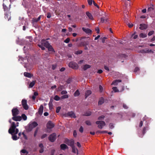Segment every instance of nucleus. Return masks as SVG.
I'll return each instance as SVG.
<instances>
[{
	"label": "nucleus",
	"mask_w": 155,
	"mask_h": 155,
	"mask_svg": "<svg viewBox=\"0 0 155 155\" xmlns=\"http://www.w3.org/2000/svg\"><path fill=\"white\" fill-rule=\"evenodd\" d=\"M104 99L102 98H101L100 100L98 102L99 104H101L104 103Z\"/></svg>",
	"instance_id": "72a5a7b5"
},
{
	"label": "nucleus",
	"mask_w": 155,
	"mask_h": 155,
	"mask_svg": "<svg viewBox=\"0 0 155 155\" xmlns=\"http://www.w3.org/2000/svg\"><path fill=\"white\" fill-rule=\"evenodd\" d=\"M70 41V39L68 38H67L64 41V42L65 43H68Z\"/></svg>",
	"instance_id": "58836bf2"
},
{
	"label": "nucleus",
	"mask_w": 155,
	"mask_h": 155,
	"mask_svg": "<svg viewBox=\"0 0 155 155\" xmlns=\"http://www.w3.org/2000/svg\"><path fill=\"white\" fill-rule=\"evenodd\" d=\"M147 35L144 33H141L139 35V36L140 38H144L147 37Z\"/></svg>",
	"instance_id": "4be33fe9"
},
{
	"label": "nucleus",
	"mask_w": 155,
	"mask_h": 155,
	"mask_svg": "<svg viewBox=\"0 0 155 155\" xmlns=\"http://www.w3.org/2000/svg\"><path fill=\"white\" fill-rule=\"evenodd\" d=\"M121 82V80H116L113 81L111 84L114 85H117L118 83Z\"/></svg>",
	"instance_id": "a211bd4d"
},
{
	"label": "nucleus",
	"mask_w": 155,
	"mask_h": 155,
	"mask_svg": "<svg viewBox=\"0 0 155 155\" xmlns=\"http://www.w3.org/2000/svg\"><path fill=\"white\" fill-rule=\"evenodd\" d=\"M56 64H54V65H52V69H53V70H54L56 68Z\"/></svg>",
	"instance_id": "5fc2aeb1"
},
{
	"label": "nucleus",
	"mask_w": 155,
	"mask_h": 155,
	"mask_svg": "<svg viewBox=\"0 0 155 155\" xmlns=\"http://www.w3.org/2000/svg\"><path fill=\"white\" fill-rule=\"evenodd\" d=\"M12 119L15 121H20L21 120V117L19 116H14Z\"/></svg>",
	"instance_id": "ddd939ff"
},
{
	"label": "nucleus",
	"mask_w": 155,
	"mask_h": 155,
	"mask_svg": "<svg viewBox=\"0 0 155 155\" xmlns=\"http://www.w3.org/2000/svg\"><path fill=\"white\" fill-rule=\"evenodd\" d=\"M128 25L129 28H131L133 26V25L132 24H128Z\"/></svg>",
	"instance_id": "69168bd1"
},
{
	"label": "nucleus",
	"mask_w": 155,
	"mask_h": 155,
	"mask_svg": "<svg viewBox=\"0 0 155 155\" xmlns=\"http://www.w3.org/2000/svg\"><path fill=\"white\" fill-rule=\"evenodd\" d=\"M68 96L67 94H65L64 95L62 96L61 98V99H64L65 98H68Z\"/></svg>",
	"instance_id": "c756f323"
},
{
	"label": "nucleus",
	"mask_w": 155,
	"mask_h": 155,
	"mask_svg": "<svg viewBox=\"0 0 155 155\" xmlns=\"http://www.w3.org/2000/svg\"><path fill=\"white\" fill-rule=\"evenodd\" d=\"M82 29L87 34H91V30L88 28H83Z\"/></svg>",
	"instance_id": "4468645a"
},
{
	"label": "nucleus",
	"mask_w": 155,
	"mask_h": 155,
	"mask_svg": "<svg viewBox=\"0 0 155 155\" xmlns=\"http://www.w3.org/2000/svg\"><path fill=\"white\" fill-rule=\"evenodd\" d=\"M38 21V20L37 18H33V19L32 20V23H34V22H36Z\"/></svg>",
	"instance_id": "4c0bfd02"
},
{
	"label": "nucleus",
	"mask_w": 155,
	"mask_h": 155,
	"mask_svg": "<svg viewBox=\"0 0 155 155\" xmlns=\"http://www.w3.org/2000/svg\"><path fill=\"white\" fill-rule=\"evenodd\" d=\"M96 31H97V33L98 34L99 33L100 30L99 29L98 27L96 28Z\"/></svg>",
	"instance_id": "6e6d98bb"
},
{
	"label": "nucleus",
	"mask_w": 155,
	"mask_h": 155,
	"mask_svg": "<svg viewBox=\"0 0 155 155\" xmlns=\"http://www.w3.org/2000/svg\"><path fill=\"white\" fill-rule=\"evenodd\" d=\"M96 123L98 125V127L101 129H102L106 125L105 122L103 121H98L96 122Z\"/></svg>",
	"instance_id": "20e7f679"
},
{
	"label": "nucleus",
	"mask_w": 155,
	"mask_h": 155,
	"mask_svg": "<svg viewBox=\"0 0 155 155\" xmlns=\"http://www.w3.org/2000/svg\"><path fill=\"white\" fill-rule=\"evenodd\" d=\"M22 134L23 135V137H24V138H25V139H26V140H27V136L26 135H25V134H24V133H23V132L22 133Z\"/></svg>",
	"instance_id": "603ef678"
},
{
	"label": "nucleus",
	"mask_w": 155,
	"mask_h": 155,
	"mask_svg": "<svg viewBox=\"0 0 155 155\" xmlns=\"http://www.w3.org/2000/svg\"><path fill=\"white\" fill-rule=\"evenodd\" d=\"M104 69L108 71H109V69L108 67L106 66H105L104 67Z\"/></svg>",
	"instance_id": "680f3d73"
},
{
	"label": "nucleus",
	"mask_w": 155,
	"mask_h": 155,
	"mask_svg": "<svg viewBox=\"0 0 155 155\" xmlns=\"http://www.w3.org/2000/svg\"><path fill=\"white\" fill-rule=\"evenodd\" d=\"M86 14L89 19L92 20H94L93 16L91 13L89 12H86Z\"/></svg>",
	"instance_id": "2eb2a0df"
},
{
	"label": "nucleus",
	"mask_w": 155,
	"mask_h": 155,
	"mask_svg": "<svg viewBox=\"0 0 155 155\" xmlns=\"http://www.w3.org/2000/svg\"><path fill=\"white\" fill-rule=\"evenodd\" d=\"M77 132L75 130H74L73 132V135L74 137H76L77 136Z\"/></svg>",
	"instance_id": "13d9d810"
},
{
	"label": "nucleus",
	"mask_w": 155,
	"mask_h": 155,
	"mask_svg": "<svg viewBox=\"0 0 155 155\" xmlns=\"http://www.w3.org/2000/svg\"><path fill=\"white\" fill-rule=\"evenodd\" d=\"M38 125L37 123L35 122H34L29 125V128L31 130L32 129L36 127Z\"/></svg>",
	"instance_id": "f8f14e48"
},
{
	"label": "nucleus",
	"mask_w": 155,
	"mask_h": 155,
	"mask_svg": "<svg viewBox=\"0 0 155 155\" xmlns=\"http://www.w3.org/2000/svg\"><path fill=\"white\" fill-rule=\"evenodd\" d=\"M143 125V122L142 121H140L139 124V127H141Z\"/></svg>",
	"instance_id": "774afa93"
},
{
	"label": "nucleus",
	"mask_w": 155,
	"mask_h": 155,
	"mask_svg": "<svg viewBox=\"0 0 155 155\" xmlns=\"http://www.w3.org/2000/svg\"><path fill=\"white\" fill-rule=\"evenodd\" d=\"M41 45H38V46L40 48H41V49L43 50H45V48L44 47H43V46H44V43L42 44L41 43Z\"/></svg>",
	"instance_id": "cd10ccee"
},
{
	"label": "nucleus",
	"mask_w": 155,
	"mask_h": 155,
	"mask_svg": "<svg viewBox=\"0 0 155 155\" xmlns=\"http://www.w3.org/2000/svg\"><path fill=\"white\" fill-rule=\"evenodd\" d=\"M21 104L23 108L25 110L28 109V106L27 104V101L25 99H23L21 101Z\"/></svg>",
	"instance_id": "39448f33"
},
{
	"label": "nucleus",
	"mask_w": 155,
	"mask_h": 155,
	"mask_svg": "<svg viewBox=\"0 0 155 155\" xmlns=\"http://www.w3.org/2000/svg\"><path fill=\"white\" fill-rule=\"evenodd\" d=\"M104 116L102 115V116L99 117L98 118V119L99 120H102L104 119Z\"/></svg>",
	"instance_id": "a18cd8bd"
},
{
	"label": "nucleus",
	"mask_w": 155,
	"mask_h": 155,
	"mask_svg": "<svg viewBox=\"0 0 155 155\" xmlns=\"http://www.w3.org/2000/svg\"><path fill=\"white\" fill-rule=\"evenodd\" d=\"M109 127L110 128V129H112L114 127L113 125L112 124H109Z\"/></svg>",
	"instance_id": "4d7b16f0"
},
{
	"label": "nucleus",
	"mask_w": 155,
	"mask_h": 155,
	"mask_svg": "<svg viewBox=\"0 0 155 155\" xmlns=\"http://www.w3.org/2000/svg\"><path fill=\"white\" fill-rule=\"evenodd\" d=\"M97 133H107V131H98L97 132Z\"/></svg>",
	"instance_id": "e433bc0d"
},
{
	"label": "nucleus",
	"mask_w": 155,
	"mask_h": 155,
	"mask_svg": "<svg viewBox=\"0 0 155 155\" xmlns=\"http://www.w3.org/2000/svg\"><path fill=\"white\" fill-rule=\"evenodd\" d=\"M131 37H133V38L135 39L137 38L138 37L137 35H134V34L132 35H131Z\"/></svg>",
	"instance_id": "8fccbe9b"
},
{
	"label": "nucleus",
	"mask_w": 155,
	"mask_h": 155,
	"mask_svg": "<svg viewBox=\"0 0 155 155\" xmlns=\"http://www.w3.org/2000/svg\"><path fill=\"white\" fill-rule=\"evenodd\" d=\"M142 52L144 53H153V51H152L151 50H149V49H146L145 50H143Z\"/></svg>",
	"instance_id": "412c9836"
},
{
	"label": "nucleus",
	"mask_w": 155,
	"mask_h": 155,
	"mask_svg": "<svg viewBox=\"0 0 155 155\" xmlns=\"http://www.w3.org/2000/svg\"><path fill=\"white\" fill-rule=\"evenodd\" d=\"M112 89L113 91L115 92H118L119 91V90L117 89V87H113L112 88Z\"/></svg>",
	"instance_id": "f704fd0d"
},
{
	"label": "nucleus",
	"mask_w": 155,
	"mask_h": 155,
	"mask_svg": "<svg viewBox=\"0 0 155 155\" xmlns=\"http://www.w3.org/2000/svg\"><path fill=\"white\" fill-rule=\"evenodd\" d=\"M85 123L86 124L88 125H90L91 124V123L90 121L89 120H87L85 122Z\"/></svg>",
	"instance_id": "37998d69"
},
{
	"label": "nucleus",
	"mask_w": 155,
	"mask_h": 155,
	"mask_svg": "<svg viewBox=\"0 0 155 155\" xmlns=\"http://www.w3.org/2000/svg\"><path fill=\"white\" fill-rule=\"evenodd\" d=\"M57 87V86L56 85H54L53 86L51 87V89H54Z\"/></svg>",
	"instance_id": "0e129e2a"
},
{
	"label": "nucleus",
	"mask_w": 155,
	"mask_h": 155,
	"mask_svg": "<svg viewBox=\"0 0 155 155\" xmlns=\"http://www.w3.org/2000/svg\"><path fill=\"white\" fill-rule=\"evenodd\" d=\"M123 107L125 109H127L128 108V107L125 104H123Z\"/></svg>",
	"instance_id": "864d4df0"
},
{
	"label": "nucleus",
	"mask_w": 155,
	"mask_h": 155,
	"mask_svg": "<svg viewBox=\"0 0 155 155\" xmlns=\"http://www.w3.org/2000/svg\"><path fill=\"white\" fill-rule=\"evenodd\" d=\"M56 134L53 133L50 135L49 137V140L51 142H53L56 140Z\"/></svg>",
	"instance_id": "6e6552de"
},
{
	"label": "nucleus",
	"mask_w": 155,
	"mask_h": 155,
	"mask_svg": "<svg viewBox=\"0 0 155 155\" xmlns=\"http://www.w3.org/2000/svg\"><path fill=\"white\" fill-rule=\"evenodd\" d=\"M64 143L67 144L68 145L70 146L71 147L74 146V141L73 140H69L68 139H66Z\"/></svg>",
	"instance_id": "0eeeda50"
},
{
	"label": "nucleus",
	"mask_w": 155,
	"mask_h": 155,
	"mask_svg": "<svg viewBox=\"0 0 155 155\" xmlns=\"http://www.w3.org/2000/svg\"><path fill=\"white\" fill-rule=\"evenodd\" d=\"M80 93L78 90H77L74 93V96H77L79 95Z\"/></svg>",
	"instance_id": "2f4dec72"
},
{
	"label": "nucleus",
	"mask_w": 155,
	"mask_h": 155,
	"mask_svg": "<svg viewBox=\"0 0 155 155\" xmlns=\"http://www.w3.org/2000/svg\"><path fill=\"white\" fill-rule=\"evenodd\" d=\"M103 71L101 70H98V71L97 72V73L99 74H101L102 73Z\"/></svg>",
	"instance_id": "e2e57ef3"
},
{
	"label": "nucleus",
	"mask_w": 155,
	"mask_h": 155,
	"mask_svg": "<svg viewBox=\"0 0 155 155\" xmlns=\"http://www.w3.org/2000/svg\"><path fill=\"white\" fill-rule=\"evenodd\" d=\"M69 66L70 67L74 69H78V66L77 64L76 63L71 62L69 64Z\"/></svg>",
	"instance_id": "423d86ee"
},
{
	"label": "nucleus",
	"mask_w": 155,
	"mask_h": 155,
	"mask_svg": "<svg viewBox=\"0 0 155 155\" xmlns=\"http://www.w3.org/2000/svg\"><path fill=\"white\" fill-rule=\"evenodd\" d=\"M12 113L13 116H17L19 113V111L17 108H14L12 110Z\"/></svg>",
	"instance_id": "9d476101"
},
{
	"label": "nucleus",
	"mask_w": 155,
	"mask_h": 155,
	"mask_svg": "<svg viewBox=\"0 0 155 155\" xmlns=\"http://www.w3.org/2000/svg\"><path fill=\"white\" fill-rule=\"evenodd\" d=\"M12 138L14 140H16L19 138V137H18L17 135H15L12 136Z\"/></svg>",
	"instance_id": "473e14b6"
},
{
	"label": "nucleus",
	"mask_w": 155,
	"mask_h": 155,
	"mask_svg": "<svg viewBox=\"0 0 155 155\" xmlns=\"http://www.w3.org/2000/svg\"><path fill=\"white\" fill-rule=\"evenodd\" d=\"M90 67L91 66L90 65L88 64H85L83 68L84 70H86L87 69L90 68Z\"/></svg>",
	"instance_id": "393cba45"
},
{
	"label": "nucleus",
	"mask_w": 155,
	"mask_h": 155,
	"mask_svg": "<svg viewBox=\"0 0 155 155\" xmlns=\"http://www.w3.org/2000/svg\"><path fill=\"white\" fill-rule=\"evenodd\" d=\"M67 92L66 91H63L61 92V94L62 95L66 94Z\"/></svg>",
	"instance_id": "79ce46f5"
},
{
	"label": "nucleus",
	"mask_w": 155,
	"mask_h": 155,
	"mask_svg": "<svg viewBox=\"0 0 155 155\" xmlns=\"http://www.w3.org/2000/svg\"><path fill=\"white\" fill-rule=\"evenodd\" d=\"M63 86L62 85H60L59 86L58 88V89L57 90V91H60L63 89Z\"/></svg>",
	"instance_id": "c85d7f7f"
},
{
	"label": "nucleus",
	"mask_w": 155,
	"mask_h": 155,
	"mask_svg": "<svg viewBox=\"0 0 155 155\" xmlns=\"http://www.w3.org/2000/svg\"><path fill=\"white\" fill-rule=\"evenodd\" d=\"M3 8L5 12V16L7 15H8V17H7L8 18V19H9L10 18H11L10 12H9V8H8L5 5L4 3H3Z\"/></svg>",
	"instance_id": "7ed1b4c3"
},
{
	"label": "nucleus",
	"mask_w": 155,
	"mask_h": 155,
	"mask_svg": "<svg viewBox=\"0 0 155 155\" xmlns=\"http://www.w3.org/2000/svg\"><path fill=\"white\" fill-rule=\"evenodd\" d=\"M139 70H140V69H139V68H138V67H136L134 69V72H136L137 71H139Z\"/></svg>",
	"instance_id": "de8ad7c7"
},
{
	"label": "nucleus",
	"mask_w": 155,
	"mask_h": 155,
	"mask_svg": "<svg viewBox=\"0 0 155 155\" xmlns=\"http://www.w3.org/2000/svg\"><path fill=\"white\" fill-rule=\"evenodd\" d=\"M60 97L58 95H56L54 97V99L56 101H59L60 100Z\"/></svg>",
	"instance_id": "7c9ffc66"
},
{
	"label": "nucleus",
	"mask_w": 155,
	"mask_h": 155,
	"mask_svg": "<svg viewBox=\"0 0 155 155\" xmlns=\"http://www.w3.org/2000/svg\"><path fill=\"white\" fill-rule=\"evenodd\" d=\"M140 27L139 28L141 30H144L146 29L147 27V25L145 24H140Z\"/></svg>",
	"instance_id": "dca6fc26"
},
{
	"label": "nucleus",
	"mask_w": 155,
	"mask_h": 155,
	"mask_svg": "<svg viewBox=\"0 0 155 155\" xmlns=\"http://www.w3.org/2000/svg\"><path fill=\"white\" fill-rule=\"evenodd\" d=\"M82 52V51L81 50L78 51L76 52L75 53L77 54H80Z\"/></svg>",
	"instance_id": "c03bdc74"
},
{
	"label": "nucleus",
	"mask_w": 155,
	"mask_h": 155,
	"mask_svg": "<svg viewBox=\"0 0 155 155\" xmlns=\"http://www.w3.org/2000/svg\"><path fill=\"white\" fill-rule=\"evenodd\" d=\"M38 94L37 92H35L34 93V95L35 96H37L38 95Z\"/></svg>",
	"instance_id": "338daca9"
},
{
	"label": "nucleus",
	"mask_w": 155,
	"mask_h": 155,
	"mask_svg": "<svg viewBox=\"0 0 155 155\" xmlns=\"http://www.w3.org/2000/svg\"><path fill=\"white\" fill-rule=\"evenodd\" d=\"M65 116L66 117L69 116L71 117H73L74 118H75L76 117V116L74 113L72 111L68 112L67 114H65Z\"/></svg>",
	"instance_id": "1a4fd4ad"
},
{
	"label": "nucleus",
	"mask_w": 155,
	"mask_h": 155,
	"mask_svg": "<svg viewBox=\"0 0 155 155\" xmlns=\"http://www.w3.org/2000/svg\"><path fill=\"white\" fill-rule=\"evenodd\" d=\"M92 0H87V2L89 5H91L92 4Z\"/></svg>",
	"instance_id": "49530a36"
},
{
	"label": "nucleus",
	"mask_w": 155,
	"mask_h": 155,
	"mask_svg": "<svg viewBox=\"0 0 155 155\" xmlns=\"http://www.w3.org/2000/svg\"><path fill=\"white\" fill-rule=\"evenodd\" d=\"M21 155H23L24 154L25 155H27L28 153V152L25 150L23 149L21 150Z\"/></svg>",
	"instance_id": "5701e85b"
},
{
	"label": "nucleus",
	"mask_w": 155,
	"mask_h": 155,
	"mask_svg": "<svg viewBox=\"0 0 155 155\" xmlns=\"http://www.w3.org/2000/svg\"><path fill=\"white\" fill-rule=\"evenodd\" d=\"M91 93V92L90 90H88L86 92L85 96V98H87L89 95Z\"/></svg>",
	"instance_id": "b1692460"
},
{
	"label": "nucleus",
	"mask_w": 155,
	"mask_h": 155,
	"mask_svg": "<svg viewBox=\"0 0 155 155\" xmlns=\"http://www.w3.org/2000/svg\"><path fill=\"white\" fill-rule=\"evenodd\" d=\"M46 136H47V134H44L41 136V138L42 139H43V138H45V137H46Z\"/></svg>",
	"instance_id": "052dcab7"
},
{
	"label": "nucleus",
	"mask_w": 155,
	"mask_h": 155,
	"mask_svg": "<svg viewBox=\"0 0 155 155\" xmlns=\"http://www.w3.org/2000/svg\"><path fill=\"white\" fill-rule=\"evenodd\" d=\"M61 109V107H58L56 108V112L57 113H59Z\"/></svg>",
	"instance_id": "a19ab883"
},
{
	"label": "nucleus",
	"mask_w": 155,
	"mask_h": 155,
	"mask_svg": "<svg viewBox=\"0 0 155 155\" xmlns=\"http://www.w3.org/2000/svg\"><path fill=\"white\" fill-rule=\"evenodd\" d=\"M79 131L81 133H82L83 131V128L82 126L81 127H80Z\"/></svg>",
	"instance_id": "09e8293b"
},
{
	"label": "nucleus",
	"mask_w": 155,
	"mask_h": 155,
	"mask_svg": "<svg viewBox=\"0 0 155 155\" xmlns=\"http://www.w3.org/2000/svg\"><path fill=\"white\" fill-rule=\"evenodd\" d=\"M54 126V124L51 121H48L47 124V127L48 129H51Z\"/></svg>",
	"instance_id": "9b49d317"
},
{
	"label": "nucleus",
	"mask_w": 155,
	"mask_h": 155,
	"mask_svg": "<svg viewBox=\"0 0 155 155\" xmlns=\"http://www.w3.org/2000/svg\"><path fill=\"white\" fill-rule=\"evenodd\" d=\"M60 147L61 149L63 150H65L66 149L68 148V147L64 144H62L61 145Z\"/></svg>",
	"instance_id": "6ab92c4d"
},
{
	"label": "nucleus",
	"mask_w": 155,
	"mask_h": 155,
	"mask_svg": "<svg viewBox=\"0 0 155 155\" xmlns=\"http://www.w3.org/2000/svg\"><path fill=\"white\" fill-rule=\"evenodd\" d=\"M154 33V31H150L148 33V35L149 36H151L153 35Z\"/></svg>",
	"instance_id": "ea45409f"
},
{
	"label": "nucleus",
	"mask_w": 155,
	"mask_h": 155,
	"mask_svg": "<svg viewBox=\"0 0 155 155\" xmlns=\"http://www.w3.org/2000/svg\"><path fill=\"white\" fill-rule=\"evenodd\" d=\"M22 117L23 118V119L24 120H26L27 119V116L25 115V114H22Z\"/></svg>",
	"instance_id": "c9c22d12"
},
{
	"label": "nucleus",
	"mask_w": 155,
	"mask_h": 155,
	"mask_svg": "<svg viewBox=\"0 0 155 155\" xmlns=\"http://www.w3.org/2000/svg\"><path fill=\"white\" fill-rule=\"evenodd\" d=\"M43 110V106L42 105H41L39 108L38 111V114L41 115L42 114Z\"/></svg>",
	"instance_id": "f3484780"
},
{
	"label": "nucleus",
	"mask_w": 155,
	"mask_h": 155,
	"mask_svg": "<svg viewBox=\"0 0 155 155\" xmlns=\"http://www.w3.org/2000/svg\"><path fill=\"white\" fill-rule=\"evenodd\" d=\"M41 43L42 44L44 43V46L48 49L49 51H51L52 53L55 52V51L52 46L47 41L45 40H41Z\"/></svg>",
	"instance_id": "f03ea898"
},
{
	"label": "nucleus",
	"mask_w": 155,
	"mask_h": 155,
	"mask_svg": "<svg viewBox=\"0 0 155 155\" xmlns=\"http://www.w3.org/2000/svg\"><path fill=\"white\" fill-rule=\"evenodd\" d=\"M19 123L17 122L16 124V125L15 122H13L11 124V127L8 130V132L9 133L12 134V135L14 133H15V134H17L18 132V129H16V127L18 126Z\"/></svg>",
	"instance_id": "f257e3e1"
},
{
	"label": "nucleus",
	"mask_w": 155,
	"mask_h": 155,
	"mask_svg": "<svg viewBox=\"0 0 155 155\" xmlns=\"http://www.w3.org/2000/svg\"><path fill=\"white\" fill-rule=\"evenodd\" d=\"M77 146L79 147H81V145L80 143L79 142H77Z\"/></svg>",
	"instance_id": "bf43d9fd"
},
{
	"label": "nucleus",
	"mask_w": 155,
	"mask_h": 155,
	"mask_svg": "<svg viewBox=\"0 0 155 155\" xmlns=\"http://www.w3.org/2000/svg\"><path fill=\"white\" fill-rule=\"evenodd\" d=\"M51 17V14L49 12L47 14V17L48 18H50Z\"/></svg>",
	"instance_id": "3c124183"
},
{
	"label": "nucleus",
	"mask_w": 155,
	"mask_h": 155,
	"mask_svg": "<svg viewBox=\"0 0 155 155\" xmlns=\"http://www.w3.org/2000/svg\"><path fill=\"white\" fill-rule=\"evenodd\" d=\"M36 81H33L30 84L29 87H32L36 83Z\"/></svg>",
	"instance_id": "a878e982"
},
{
	"label": "nucleus",
	"mask_w": 155,
	"mask_h": 155,
	"mask_svg": "<svg viewBox=\"0 0 155 155\" xmlns=\"http://www.w3.org/2000/svg\"><path fill=\"white\" fill-rule=\"evenodd\" d=\"M24 75L26 77L29 78H31L33 76L32 75L28 72H25L24 73Z\"/></svg>",
	"instance_id": "aec40b11"
},
{
	"label": "nucleus",
	"mask_w": 155,
	"mask_h": 155,
	"mask_svg": "<svg viewBox=\"0 0 155 155\" xmlns=\"http://www.w3.org/2000/svg\"><path fill=\"white\" fill-rule=\"evenodd\" d=\"M72 152L73 153H76V152H77V153H78V150L77 148H75L74 146H73L72 147Z\"/></svg>",
	"instance_id": "bb28decb"
}]
</instances>
